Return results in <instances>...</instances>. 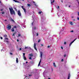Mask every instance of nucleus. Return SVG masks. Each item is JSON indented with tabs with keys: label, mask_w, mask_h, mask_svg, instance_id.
Segmentation results:
<instances>
[{
	"label": "nucleus",
	"mask_w": 79,
	"mask_h": 79,
	"mask_svg": "<svg viewBox=\"0 0 79 79\" xmlns=\"http://www.w3.org/2000/svg\"><path fill=\"white\" fill-rule=\"evenodd\" d=\"M3 36H4V37L6 38V37H7V35H3Z\"/></svg>",
	"instance_id": "18"
},
{
	"label": "nucleus",
	"mask_w": 79,
	"mask_h": 79,
	"mask_svg": "<svg viewBox=\"0 0 79 79\" xmlns=\"http://www.w3.org/2000/svg\"><path fill=\"white\" fill-rule=\"evenodd\" d=\"M57 7H58V9H59V8H60V6H57Z\"/></svg>",
	"instance_id": "39"
},
{
	"label": "nucleus",
	"mask_w": 79,
	"mask_h": 79,
	"mask_svg": "<svg viewBox=\"0 0 79 79\" xmlns=\"http://www.w3.org/2000/svg\"><path fill=\"white\" fill-rule=\"evenodd\" d=\"M77 19L78 20H79V17H77Z\"/></svg>",
	"instance_id": "45"
},
{
	"label": "nucleus",
	"mask_w": 79,
	"mask_h": 79,
	"mask_svg": "<svg viewBox=\"0 0 79 79\" xmlns=\"http://www.w3.org/2000/svg\"><path fill=\"white\" fill-rule=\"evenodd\" d=\"M25 53H23V57L24 56H25Z\"/></svg>",
	"instance_id": "24"
},
{
	"label": "nucleus",
	"mask_w": 79,
	"mask_h": 79,
	"mask_svg": "<svg viewBox=\"0 0 79 79\" xmlns=\"http://www.w3.org/2000/svg\"><path fill=\"white\" fill-rule=\"evenodd\" d=\"M9 10L10 11L11 15H13H13H15V11H14V10H13L12 7H11V8H9Z\"/></svg>",
	"instance_id": "1"
},
{
	"label": "nucleus",
	"mask_w": 79,
	"mask_h": 79,
	"mask_svg": "<svg viewBox=\"0 0 79 79\" xmlns=\"http://www.w3.org/2000/svg\"><path fill=\"white\" fill-rule=\"evenodd\" d=\"M12 35H13V36H15V33H14Z\"/></svg>",
	"instance_id": "30"
},
{
	"label": "nucleus",
	"mask_w": 79,
	"mask_h": 79,
	"mask_svg": "<svg viewBox=\"0 0 79 79\" xmlns=\"http://www.w3.org/2000/svg\"><path fill=\"white\" fill-rule=\"evenodd\" d=\"M29 55L30 56H33V54H29Z\"/></svg>",
	"instance_id": "20"
},
{
	"label": "nucleus",
	"mask_w": 79,
	"mask_h": 79,
	"mask_svg": "<svg viewBox=\"0 0 79 79\" xmlns=\"http://www.w3.org/2000/svg\"><path fill=\"white\" fill-rule=\"evenodd\" d=\"M77 39V38L74 39L73 41L71 42L69 44V46L70 47L71 45V44H73L74 42V41H75V40H76Z\"/></svg>",
	"instance_id": "4"
},
{
	"label": "nucleus",
	"mask_w": 79,
	"mask_h": 79,
	"mask_svg": "<svg viewBox=\"0 0 79 79\" xmlns=\"http://www.w3.org/2000/svg\"><path fill=\"white\" fill-rule=\"evenodd\" d=\"M16 58V62L17 63H18V58Z\"/></svg>",
	"instance_id": "16"
},
{
	"label": "nucleus",
	"mask_w": 79,
	"mask_h": 79,
	"mask_svg": "<svg viewBox=\"0 0 79 79\" xmlns=\"http://www.w3.org/2000/svg\"><path fill=\"white\" fill-rule=\"evenodd\" d=\"M35 6H37V5L35 3Z\"/></svg>",
	"instance_id": "44"
},
{
	"label": "nucleus",
	"mask_w": 79,
	"mask_h": 79,
	"mask_svg": "<svg viewBox=\"0 0 79 79\" xmlns=\"http://www.w3.org/2000/svg\"><path fill=\"white\" fill-rule=\"evenodd\" d=\"M74 32V31L73 30L70 31V32Z\"/></svg>",
	"instance_id": "33"
},
{
	"label": "nucleus",
	"mask_w": 79,
	"mask_h": 79,
	"mask_svg": "<svg viewBox=\"0 0 79 79\" xmlns=\"http://www.w3.org/2000/svg\"><path fill=\"white\" fill-rule=\"evenodd\" d=\"M31 76V75H29V76Z\"/></svg>",
	"instance_id": "57"
},
{
	"label": "nucleus",
	"mask_w": 79,
	"mask_h": 79,
	"mask_svg": "<svg viewBox=\"0 0 79 79\" xmlns=\"http://www.w3.org/2000/svg\"><path fill=\"white\" fill-rule=\"evenodd\" d=\"M40 63H41V59H40V60L39 63V64L38 65V66H40Z\"/></svg>",
	"instance_id": "10"
},
{
	"label": "nucleus",
	"mask_w": 79,
	"mask_h": 79,
	"mask_svg": "<svg viewBox=\"0 0 79 79\" xmlns=\"http://www.w3.org/2000/svg\"><path fill=\"white\" fill-rule=\"evenodd\" d=\"M69 7H71V6H69Z\"/></svg>",
	"instance_id": "56"
},
{
	"label": "nucleus",
	"mask_w": 79,
	"mask_h": 79,
	"mask_svg": "<svg viewBox=\"0 0 79 79\" xmlns=\"http://www.w3.org/2000/svg\"><path fill=\"white\" fill-rule=\"evenodd\" d=\"M23 57V59L24 60H27L26 57L25 56H24V57Z\"/></svg>",
	"instance_id": "19"
},
{
	"label": "nucleus",
	"mask_w": 79,
	"mask_h": 79,
	"mask_svg": "<svg viewBox=\"0 0 79 79\" xmlns=\"http://www.w3.org/2000/svg\"><path fill=\"white\" fill-rule=\"evenodd\" d=\"M33 2L34 3H35V2L34 1H33Z\"/></svg>",
	"instance_id": "50"
},
{
	"label": "nucleus",
	"mask_w": 79,
	"mask_h": 79,
	"mask_svg": "<svg viewBox=\"0 0 79 79\" xmlns=\"http://www.w3.org/2000/svg\"><path fill=\"white\" fill-rule=\"evenodd\" d=\"M3 9H2L0 10V11H3Z\"/></svg>",
	"instance_id": "41"
},
{
	"label": "nucleus",
	"mask_w": 79,
	"mask_h": 79,
	"mask_svg": "<svg viewBox=\"0 0 79 79\" xmlns=\"http://www.w3.org/2000/svg\"><path fill=\"white\" fill-rule=\"evenodd\" d=\"M63 59H62L61 61L63 62Z\"/></svg>",
	"instance_id": "51"
},
{
	"label": "nucleus",
	"mask_w": 79,
	"mask_h": 79,
	"mask_svg": "<svg viewBox=\"0 0 79 79\" xmlns=\"http://www.w3.org/2000/svg\"><path fill=\"white\" fill-rule=\"evenodd\" d=\"M4 21H6V20H4Z\"/></svg>",
	"instance_id": "58"
},
{
	"label": "nucleus",
	"mask_w": 79,
	"mask_h": 79,
	"mask_svg": "<svg viewBox=\"0 0 79 79\" xmlns=\"http://www.w3.org/2000/svg\"><path fill=\"white\" fill-rule=\"evenodd\" d=\"M25 49H26V48H28V47H26L25 48Z\"/></svg>",
	"instance_id": "40"
},
{
	"label": "nucleus",
	"mask_w": 79,
	"mask_h": 79,
	"mask_svg": "<svg viewBox=\"0 0 79 79\" xmlns=\"http://www.w3.org/2000/svg\"><path fill=\"white\" fill-rule=\"evenodd\" d=\"M26 63H27H27H28V62H27V61H26Z\"/></svg>",
	"instance_id": "55"
},
{
	"label": "nucleus",
	"mask_w": 79,
	"mask_h": 79,
	"mask_svg": "<svg viewBox=\"0 0 79 79\" xmlns=\"http://www.w3.org/2000/svg\"><path fill=\"white\" fill-rule=\"evenodd\" d=\"M17 42H19V40L17 39Z\"/></svg>",
	"instance_id": "47"
},
{
	"label": "nucleus",
	"mask_w": 79,
	"mask_h": 79,
	"mask_svg": "<svg viewBox=\"0 0 79 79\" xmlns=\"http://www.w3.org/2000/svg\"><path fill=\"white\" fill-rule=\"evenodd\" d=\"M43 54V53L42 52H40V57L41 58L42 57V55Z\"/></svg>",
	"instance_id": "11"
},
{
	"label": "nucleus",
	"mask_w": 79,
	"mask_h": 79,
	"mask_svg": "<svg viewBox=\"0 0 79 79\" xmlns=\"http://www.w3.org/2000/svg\"><path fill=\"white\" fill-rule=\"evenodd\" d=\"M14 28H16V26H14Z\"/></svg>",
	"instance_id": "46"
},
{
	"label": "nucleus",
	"mask_w": 79,
	"mask_h": 79,
	"mask_svg": "<svg viewBox=\"0 0 79 79\" xmlns=\"http://www.w3.org/2000/svg\"><path fill=\"white\" fill-rule=\"evenodd\" d=\"M29 59L30 60H32V57H30L29 58Z\"/></svg>",
	"instance_id": "27"
},
{
	"label": "nucleus",
	"mask_w": 79,
	"mask_h": 79,
	"mask_svg": "<svg viewBox=\"0 0 79 79\" xmlns=\"http://www.w3.org/2000/svg\"><path fill=\"white\" fill-rule=\"evenodd\" d=\"M77 39V38L74 39L73 41L71 42L69 44V46L70 47L71 45V44H73L74 42V41H75V40H76Z\"/></svg>",
	"instance_id": "3"
},
{
	"label": "nucleus",
	"mask_w": 79,
	"mask_h": 79,
	"mask_svg": "<svg viewBox=\"0 0 79 79\" xmlns=\"http://www.w3.org/2000/svg\"><path fill=\"white\" fill-rule=\"evenodd\" d=\"M6 42H7V43H8L9 42L7 40V41H6Z\"/></svg>",
	"instance_id": "43"
},
{
	"label": "nucleus",
	"mask_w": 79,
	"mask_h": 79,
	"mask_svg": "<svg viewBox=\"0 0 79 79\" xmlns=\"http://www.w3.org/2000/svg\"><path fill=\"white\" fill-rule=\"evenodd\" d=\"M41 40V39H40L38 40V43H39V42H40Z\"/></svg>",
	"instance_id": "22"
},
{
	"label": "nucleus",
	"mask_w": 79,
	"mask_h": 79,
	"mask_svg": "<svg viewBox=\"0 0 79 79\" xmlns=\"http://www.w3.org/2000/svg\"><path fill=\"white\" fill-rule=\"evenodd\" d=\"M10 21H12V22H13V23H15V20L13 19H12L11 18H10Z\"/></svg>",
	"instance_id": "9"
},
{
	"label": "nucleus",
	"mask_w": 79,
	"mask_h": 79,
	"mask_svg": "<svg viewBox=\"0 0 79 79\" xmlns=\"http://www.w3.org/2000/svg\"><path fill=\"white\" fill-rule=\"evenodd\" d=\"M53 66L55 68H56V64H55V63L54 62L53 63Z\"/></svg>",
	"instance_id": "12"
},
{
	"label": "nucleus",
	"mask_w": 79,
	"mask_h": 79,
	"mask_svg": "<svg viewBox=\"0 0 79 79\" xmlns=\"http://www.w3.org/2000/svg\"><path fill=\"white\" fill-rule=\"evenodd\" d=\"M34 29H35V30L36 29V27H34Z\"/></svg>",
	"instance_id": "37"
},
{
	"label": "nucleus",
	"mask_w": 79,
	"mask_h": 79,
	"mask_svg": "<svg viewBox=\"0 0 79 79\" xmlns=\"http://www.w3.org/2000/svg\"><path fill=\"white\" fill-rule=\"evenodd\" d=\"M24 64V63H23V64Z\"/></svg>",
	"instance_id": "62"
},
{
	"label": "nucleus",
	"mask_w": 79,
	"mask_h": 79,
	"mask_svg": "<svg viewBox=\"0 0 79 79\" xmlns=\"http://www.w3.org/2000/svg\"><path fill=\"white\" fill-rule=\"evenodd\" d=\"M0 38H1V39L2 40V39H3V37H0Z\"/></svg>",
	"instance_id": "38"
},
{
	"label": "nucleus",
	"mask_w": 79,
	"mask_h": 79,
	"mask_svg": "<svg viewBox=\"0 0 79 79\" xmlns=\"http://www.w3.org/2000/svg\"><path fill=\"white\" fill-rule=\"evenodd\" d=\"M48 79H50V78H48Z\"/></svg>",
	"instance_id": "59"
},
{
	"label": "nucleus",
	"mask_w": 79,
	"mask_h": 79,
	"mask_svg": "<svg viewBox=\"0 0 79 79\" xmlns=\"http://www.w3.org/2000/svg\"><path fill=\"white\" fill-rule=\"evenodd\" d=\"M64 45H66V42H64Z\"/></svg>",
	"instance_id": "31"
},
{
	"label": "nucleus",
	"mask_w": 79,
	"mask_h": 79,
	"mask_svg": "<svg viewBox=\"0 0 79 79\" xmlns=\"http://www.w3.org/2000/svg\"><path fill=\"white\" fill-rule=\"evenodd\" d=\"M27 5L28 6H31V5L30 4H27Z\"/></svg>",
	"instance_id": "23"
},
{
	"label": "nucleus",
	"mask_w": 79,
	"mask_h": 79,
	"mask_svg": "<svg viewBox=\"0 0 79 79\" xmlns=\"http://www.w3.org/2000/svg\"><path fill=\"white\" fill-rule=\"evenodd\" d=\"M34 47L35 50H36V51H37V48H36V44L35 43H34Z\"/></svg>",
	"instance_id": "7"
},
{
	"label": "nucleus",
	"mask_w": 79,
	"mask_h": 79,
	"mask_svg": "<svg viewBox=\"0 0 79 79\" xmlns=\"http://www.w3.org/2000/svg\"><path fill=\"white\" fill-rule=\"evenodd\" d=\"M14 9L15 10H17V9H16V8H14Z\"/></svg>",
	"instance_id": "42"
},
{
	"label": "nucleus",
	"mask_w": 79,
	"mask_h": 79,
	"mask_svg": "<svg viewBox=\"0 0 79 79\" xmlns=\"http://www.w3.org/2000/svg\"><path fill=\"white\" fill-rule=\"evenodd\" d=\"M61 2V3H63V0H62Z\"/></svg>",
	"instance_id": "54"
},
{
	"label": "nucleus",
	"mask_w": 79,
	"mask_h": 79,
	"mask_svg": "<svg viewBox=\"0 0 79 79\" xmlns=\"http://www.w3.org/2000/svg\"><path fill=\"white\" fill-rule=\"evenodd\" d=\"M42 12V11H39L38 12V13L40 15V14H41V13Z\"/></svg>",
	"instance_id": "21"
},
{
	"label": "nucleus",
	"mask_w": 79,
	"mask_h": 79,
	"mask_svg": "<svg viewBox=\"0 0 79 79\" xmlns=\"http://www.w3.org/2000/svg\"><path fill=\"white\" fill-rule=\"evenodd\" d=\"M11 31L12 32H14L15 31V29H14V28H12V29H11Z\"/></svg>",
	"instance_id": "17"
},
{
	"label": "nucleus",
	"mask_w": 79,
	"mask_h": 79,
	"mask_svg": "<svg viewBox=\"0 0 79 79\" xmlns=\"http://www.w3.org/2000/svg\"><path fill=\"white\" fill-rule=\"evenodd\" d=\"M22 50V49H21V48H20L19 50Z\"/></svg>",
	"instance_id": "49"
},
{
	"label": "nucleus",
	"mask_w": 79,
	"mask_h": 79,
	"mask_svg": "<svg viewBox=\"0 0 79 79\" xmlns=\"http://www.w3.org/2000/svg\"><path fill=\"white\" fill-rule=\"evenodd\" d=\"M13 1H14V2H15L16 3H19V2L18 1L16 0H13Z\"/></svg>",
	"instance_id": "15"
},
{
	"label": "nucleus",
	"mask_w": 79,
	"mask_h": 79,
	"mask_svg": "<svg viewBox=\"0 0 79 79\" xmlns=\"http://www.w3.org/2000/svg\"><path fill=\"white\" fill-rule=\"evenodd\" d=\"M61 49H63V47H61Z\"/></svg>",
	"instance_id": "52"
},
{
	"label": "nucleus",
	"mask_w": 79,
	"mask_h": 79,
	"mask_svg": "<svg viewBox=\"0 0 79 79\" xmlns=\"http://www.w3.org/2000/svg\"><path fill=\"white\" fill-rule=\"evenodd\" d=\"M77 39V38L74 39L73 41L71 42L69 44V46L70 47L71 45V44H73L74 42V41H75V40H76Z\"/></svg>",
	"instance_id": "5"
},
{
	"label": "nucleus",
	"mask_w": 79,
	"mask_h": 79,
	"mask_svg": "<svg viewBox=\"0 0 79 79\" xmlns=\"http://www.w3.org/2000/svg\"><path fill=\"white\" fill-rule=\"evenodd\" d=\"M22 1H23V2H24V0H22Z\"/></svg>",
	"instance_id": "60"
},
{
	"label": "nucleus",
	"mask_w": 79,
	"mask_h": 79,
	"mask_svg": "<svg viewBox=\"0 0 79 79\" xmlns=\"http://www.w3.org/2000/svg\"><path fill=\"white\" fill-rule=\"evenodd\" d=\"M41 47H43V44H41Z\"/></svg>",
	"instance_id": "48"
},
{
	"label": "nucleus",
	"mask_w": 79,
	"mask_h": 79,
	"mask_svg": "<svg viewBox=\"0 0 79 79\" xmlns=\"http://www.w3.org/2000/svg\"><path fill=\"white\" fill-rule=\"evenodd\" d=\"M22 9L23 10L25 13H26V9L24 8V6H22Z\"/></svg>",
	"instance_id": "8"
},
{
	"label": "nucleus",
	"mask_w": 79,
	"mask_h": 79,
	"mask_svg": "<svg viewBox=\"0 0 79 79\" xmlns=\"http://www.w3.org/2000/svg\"><path fill=\"white\" fill-rule=\"evenodd\" d=\"M7 28L8 29V30H10V29H11V26L10 25H8L7 27Z\"/></svg>",
	"instance_id": "6"
},
{
	"label": "nucleus",
	"mask_w": 79,
	"mask_h": 79,
	"mask_svg": "<svg viewBox=\"0 0 79 79\" xmlns=\"http://www.w3.org/2000/svg\"><path fill=\"white\" fill-rule=\"evenodd\" d=\"M71 76V75H70V73H69L68 74V79H69V78H70V77Z\"/></svg>",
	"instance_id": "13"
},
{
	"label": "nucleus",
	"mask_w": 79,
	"mask_h": 79,
	"mask_svg": "<svg viewBox=\"0 0 79 79\" xmlns=\"http://www.w3.org/2000/svg\"><path fill=\"white\" fill-rule=\"evenodd\" d=\"M10 53L11 55H13V53H11V52H10Z\"/></svg>",
	"instance_id": "34"
},
{
	"label": "nucleus",
	"mask_w": 79,
	"mask_h": 79,
	"mask_svg": "<svg viewBox=\"0 0 79 79\" xmlns=\"http://www.w3.org/2000/svg\"><path fill=\"white\" fill-rule=\"evenodd\" d=\"M51 5H52V3H53L55 2V0H53L52 2V0H51Z\"/></svg>",
	"instance_id": "14"
},
{
	"label": "nucleus",
	"mask_w": 79,
	"mask_h": 79,
	"mask_svg": "<svg viewBox=\"0 0 79 79\" xmlns=\"http://www.w3.org/2000/svg\"><path fill=\"white\" fill-rule=\"evenodd\" d=\"M78 15L79 16V12H78Z\"/></svg>",
	"instance_id": "53"
},
{
	"label": "nucleus",
	"mask_w": 79,
	"mask_h": 79,
	"mask_svg": "<svg viewBox=\"0 0 79 79\" xmlns=\"http://www.w3.org/2000/svg\"><path fill=\"white\" fill-rule=\"evenodd\" d=\"M5 39L6 40H8V38H5Z\"/></svg>",
	"instance_id": "29"
},
{
	"label": "nucleus",
	"mask_w": 79,
	"mask_h": 79,
	"mask_svg": "<svg viewBox=\"0 0 79 79\" xmlns=\"http://www.w3.org/2000/svg\"><path fill=\"white\" fill-rule=\"evenodd\" d=\"M17 13H18V15L19 16H21V12H20V10H19L17 11Z\"/></svg>",
	"instance_id": "2"
},
{
	"label": "nucleus",
	"mask_w": 79,
	"mask_h": 79,
	"mask_svg": "<svg viewBox=\"0 0 79 79\" xmlns=\"http://www.w3.org/2000/svg\"><path fill=\"white\" fill-rule=\"evenodd\" d=\"M2 14H5V12H2Z\"/></svg>",
	"instance_id": "32"
},
{
	"label": "nucleus",
	"mask_w": 79,
	"mask_h": 79,
	"mask_svg": "<svg viewBox=\"0 0 79 79\" xmlns=\"http://www.w3.org/2000/svg\"><path fill=\"white\" fill-rule=\"evenodd\" d=\"M21 35V34H19L18 35V37H20Z\"/></svg>",
	"instance_id": "26"
},
{
	"label": "nucleus",
	"mask_w": 79,
	"mask_h": 79,
	"mask_svg": "<svg viewBox=\"0 0 79 79\" xmlns=\"http://www.w3.org/2000/svg\"><path fill=\"white\" fill-rule=\"evenodd\" d=\"M70 24H71V25H73V24H73V23L72 22H70Z\"/></svg>",
	"instance_id": "25"
},
{
	"label": "nucleus",
	"mask_w": 79,
	"mask_h": 79,
	"mask_svg": "<svg viewBox=\"0 0 79 79\" xmlns=\"http://www.w3.org/2000/svg\"><path fill=\"white\" fill-rule=\"evenodd\" d=\"M73 21H75V20H73Z\"/></svg>",
	"instance_id": "61"
},
{
	"label": "nucleus",
	"mask_w": 79,
	"mask_h": 79,
	"mask_svg": "<svg viewBox=\"0 0 79 79\" xmlns=\"http://www.w3.org/2000/svg\"><path fill=\"white\" fill-rule=\"evenodd\" d=\"M66 54H64V57H66Z\"/></svg>",
	"instance_id": "36"
},
{
	"label": "nucleus",
	"mask_w": 79,
	"mask_h": 79,
	"mask_svg": "<svg viewBox=\"0 0 79 79\" xmlns=\"http://www.w3.org/2000/svg\"><path fill=\"white\" fill-rule=\"evenodd\" d=\"M49 47H50V46H48L47 47L48 48H49Z\"/></svg>",
	"instance_id": "35"
},
{
	"label": "nucleus",
	"mask_w": 79,
	"mask_h": 79,
	"mask_svg": "<svg viewBox=\"0 0 79 79\" xmlns=\"http://www.w3.org/2000/svg\"><path fill=\"white\" fill-rule=\"evenodd\" d=\"M36 34V36H38V35H39V33H37Z\"/></svg>",
	"instance_id": "28"
}]
</instances>
